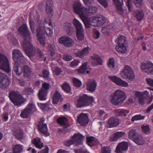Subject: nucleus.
<instances>
[{"instance_id": "nucleus-1", "label": "nucleus", "mask_w": 153, "mask_h": 153, "mask_svg": "<svg viewBox=\"0 0 153 153\" xmlns=\"http://www.w3.org/2000/svg\"><path fill=\"white\" fill-rule=\"evenodd\" d=\"M18 31L24 36V40L21 44L26 54L30 57L34 55L36 52L40 58H42L43 55L40 50L39 49L36 50L30 42L31 37L27 25L25 24L22 25L19 27Z\"/></svg>"}, {"instance_id": "nucleus-2", "label": "nucleus", "mask_w": 153, "mask_h": 153, "mask_svg": "<svg viewBox=\"0 0 153 153\" xmlns=\"http://www.w3.org/2000/svg\"><path fill=\"white\" fill-rule=\"evenodd\" d=\"M39 16L38 15L37 17H35L33 14L30 13L29 16V23L30 28L31 30L32 33H35L34 30V22L33 19L36 22V29L39 28L40 30H42L44 32H45L47 35L49 36H51L53 34L52 25L51 22L49 19V22L47 23L46 20H45V22L46 25L44 26L43 28L42 27V22L39 19Z\"/></svg>"}, {"instance_id": "nucleus-3", "label": "nucleus", "mask_w": 153, "mask_h": 153, "mask_svg": "<svg viewBox=\"0 0 153 153\" xmlns=\"http://www.w3.org/2000/svg\"><path fill=\"white\" fill-rule=\"evenodd\" d=\"M73 9L74 12L79 15L82 20L86 19L89 14H94L97 11V8L94 6H91L87 10V9L82 6L79 1L74 2L73 4Z\"/></svg>"}, {"instance_id": "nucleus-4", "label": "nucleus", "mask_w": 153, "mask_h": 153, "mask_svg": "<svg viewBox=\"0 0 153 153\" xmlns=\"http://www.w3.org/2000/svg\"><path fill=\"white\" fill-rule=\"evenodd\" d=\"M82 20L86 28H89L91 26L95 27L100 26L103 25L105 21V17L101 15L92 16Z\"/></svg>"}, {"instance_id": "nucleus-5", "label": "nucleus", "mask_w": 153, "mask_h": 153, "mask_svg": "<svg viewBox=\"0 0 153 153\" xmlns=\"http://www.w3.org/2000/svg\"><path fill=\"white\" fill-rule=\"evenodd\" d=\"M127 97L125 92L120 89L117 90L110 96L111 102L115 105L122 104Z\"/></svg>"}, {"instance_id": "nucleus-6", "label": "nucleus", "mask_w": 153, "mask_h": 153, "mask_svg": "<svg viewBox=\"0 0 153 153\" xmlns=\"http://www.w3.org/2000/svg\"><path fill=\"white\" fill-rule=\"evenodd\" d=\"M9 97L11 101L16 105H20L24 102L25 100L19 92L12 90L9 93Z\"/></svg>"}, {"instance_id": "nucleus-7", "label": "nucleus", "mask_w": 153, "mask_h": 153, "mask_svg": "<svg viewBox=\"0 0 153 153\" xmlns=\"http://www.w3.org/2000/svg\"><path fill=\"white\" fill-rule=\"evenodd\" d=\"M84 138V137L79 133L75 134L71 139H69L64 142V145L69 146L73 144L78 145L82 144V141Z\"/></svg>"}, {"instance_id": "nucleus-8", "label": "nucleus", "mask_w": 153, "mask_h": 153, "mask_svg": "<svg viewBox=\"0 0 153 153\" xmlns=\"http://www.w3.org/2000/svg\"><path fill=\"white\" fill-rule=\"evenodd\" d=\"M128 133L129 138L137 145H143L145 143V140L142 136L140 134L137 133L134 130H130Z\"/></svg>"}, {"instance_id": "nucleus-9", "label": "nucleus", "mask_w": 153, "mask_h": 153, "mask_svg": "<svg viewBox=\"0 0 153 153\" xmlns=\"http://www.w3.org/2000/svg\"><path fill=\"white\" fill-rule=\"evenodd\" d=\"M76 99V103L77 107H78L84 105H88L94 101L92 97L88 96L86 94H84L79 97H77Z\"/></svg>"}, {"instance_id": "nucleus-10", "label": "nucleus", "mask_w": 153, "mask_h": 153, "mask_svg": "<svg viewBox=\"0 0 153 153\" xmlns=\"http://www.w3.org/2000/svg\"><path fill=\"white\" fill-rule=\"evenodd\" d=\"M121 76L124 79L132 80L135 78V75L131 68L126 65L120 72Z\"/></svg>"}, {"instance_id": "nucleus-11", "label": "nucleus", "mask_w": 153, "mask_h": 153, "mask_svg": "<svg viewBox=\"0 0 153 153\" xmlns=\"http://www.w3.org/2000/svg\"><path fill=\"white\" fill-rule=\"evenodd\" d=\"M0 69L8 73L11 70L8 59L5 55L1 53H0Z\"/></svg>"}, {"instance_id": "nucleus-12", "label": "nucleus", "mask_w": 153, "mask_h": 153, "mask_svg": "<svg viewBox=\"0 0 153 153\" xmlns=\"http://www.w3.org/2000/svg\"><path fill=\"white\" fill-rule=\"evenodd\" d=\"M12 56L14 62H20L23 64L26 61V59L21 52L19 50H13L12 52Z\"/></svg>"}, {"instance_id": "nucleus-13", "label": "nucleus", "mask_w": 153, "mask_h": 153, "mask_svg": "<svg viewBox=\"0 0 153 153\" xmlns=\"http://www.w3.org/2000/svg\"><path fill=\"white\" fill-rule=\"evenodd\" d=\"M142 71L149 74H153V63L149 61H145L140 65Z\"/></svg>"}, {"instance_id": "nucleus-14", "label": "nucleus", "mask_w": 153, "mask_h": 153, "mask_svg": "<svg viewBox=\"0 0 153 153\" xmlns=\"http://www.w3.org/2000/svg\"><path fill=\"white\" fill-rule=\"evenodd\" d=\"M10 83V80L7 75L0 71V88H5L8 87Z\"/></svg>"}, {"instance_id": "nucleus-15", "label": "nucleus", "mask_w": 153, "mask_h": 153, "mask_svg": "<svg viewBox=\"0 0 153 153\" xmlns=\"http://www.w3.org/2000/svg\"><path fill=\"white\" fill-rule=\"evenodd\" d=\"M44 120L43 119L39 123L38 125V128L40 132L43 135L47 137L50 135L48 131V128L46 123H44Z\"/></svg>"}, {"instance_id": "nucleus-16", "label": "nucleus", "mask_w": 153, "mask_h": 153, "mask_svg": "<svg viewBox=\"0 0 153 153\" xmlns=\"http://www.w3.org/2000/svg\"><path fill=\"white\" fill-rule=\"evenodd\" d=\"M109 78L117 85L125 87L128 86V82L116 76H109Z\"/></svg>"}, {"instance_id": "nucleus-17", "label": "nucleus", "mask_w": 153, "mask_h": 153, "mask_svg": "<svg viewBox=\"0 0 153 153\" xmlns=\"http://www.w3.org/2000/svg\"><path fill=\"white\" fill-rule=\"evenodd\" d=\"M59 42L65 46L69 47L72 46L74 43V41L68 36H63L59 38Z\"/></svg>"}, {"instance_id": "nucleus-18", "label": "nucleus", "mask_w": 153, "mask_h": 153, "mask_svg": "<svg viewBox=\"0 0 153 153\" xmlns=\"http://www.w3.org/2000/svg\"><path fill=\"white\" fill-rule=\"evenodd\" d=\"M148 95L149 92L146 91L142 92L136 91L134 94L135 97L138 99L139 102L142 104L144 103V99Z\"/></svg>"}, {"instance_id": "nucleus-19", "label": "nucleus", "mask_w": 153, "mask_h": 153, "mask_svg": "<svg viewBox=\"0 0 153 153\" xmlns=\"http://www.w3.org/2000/svg\"><path fill=\"white\" fill-rule=\"evenodd\" d=\"M87 89L90 92H94L97 86V83L95 80L89 79L86 82Z\"/></svg>"}, {"instance_id": "nucleus-20", "label": "nucleus", "mask_w": 153, "mask_h": 153, "mask_svg": "<svg viewBox=\"0 0 153 153\" xmlns=\"http://www.w3.org/2000/svg\"><path fill=\"white\" fill-rule=\"evenodd\" d=\"M37 36L38 39L39 41L40 44L41 46H44L46 43L45 38L43 35V31L40 30L39 28L36 29Z\"/></svg>"}, {"instance_id": "nucleus-21", "label": "nucleus", "mask_w": 153, "mask_h": 153, "mask_svg": "<svg viewBox=\"0 0 153 153\" xmlns=\"http://www.w3.org/2000/svg\"><path fill=\"white\" fill-rule=\"evenodd\" d=\"M77 122L81 126H85L88 122V114L83 113L80 114L77 117Z\"/></svg>"}, {"instance_id": "nucleus-22", "label": "nucleus", "mask_w": 153, "mask_h": 153, "mask_svg": "<svg viewBox=\"0 0 153 153\" xmlns=\"http://www.w3.org/2000/svg\"><path fill=\"white\" fill-rule=\"evenodd\" d=\"M53 2L51 0H48L46 3V11L47 16L51 17L53 15Z\"/></svg>"}, {"instance_id": "nucleus-23", "label": "nucleus", "mask_w": 153, "mask_h": 153, "mask_svg": "<svg viewBox=\"0 0 153 153\" xmlns=\"http://www.w3.org/2000/svg\"><path fill=\"white\" fill-rule=\"evenodd\" d=\"M128 146L127 143L125 142H122L118 144L115 152L116 153H122L127 150Z\"/></svg>"}, {"instance_id": "nucleus-24", "label": "nucleus", "mask_w": 153, "mask_h": 153, "mask_svg": "<svg viewBox=\"0 0 153 153\" xmlns=\"http://www.w3.org/2000/svg\"><path fill=\"white\" fill-rule=\"evenodd\" d=\"M117 28V27L114 24L108 25L103 27L101 31L102 33L105 35H107L109 33L114 31Z\"/></svg>"}, {"instance_id": "nucleus-25", "label": "nucleus", "mask_w": 153, "mask_h": 153, "mask_svg": "<svg viewBox=\"0 0 153 153\" xmlns=\"http://www.w3.org/2000/svg\"><path fill=\"white\" fill-rule=\"evenodd\" d=\"M13 70L16 74L20 76L22 73L23 67L19 64V62H15L13 64Z\"/></svg>"}, {"instance_id": "nucleus-26", "label": "nucleus", "mask_w": 153, "mask_h": 153, "mask_svg": "<svg viewBox=\"0 0 153 153\" xmlns=\"http://www.w3.org/2000/svg\"><path fill=\"white\" fill-rule=\"evenodd\" d=\"M89 47L88 46H87L80 51L75 52L74 54L77 57L81 58H83L88 54L89 52Z\"/></svg>"}, {"instance_id": "nucleus-27", "label": "nucleus", "mask_w": 153, "mask_h": 153, "mask_svg": "<svg viewBox=\"0 0 153 153\" xmlns=\"http://www.w3.org/2000/svg\"><path fill=\"white\" fill-rule=\"evenodd\" d=\"M86 140L87 144L89 146L98 145L99 143L98 140L93 137L87 136Z\"/></svg>"}, {"instance_id": "nucleus-28", "label": "nucleus", "mask_w": 153, "mask_h": 153, "mask_svg": "<svg viewBox=\"0 0 153 153\" xmlns=\"http://www.w3.org/2000/svg\"><path fill=\"white\" fill-rule=\"evenodd\" d=\"M108 127H113L118 126L119 124V121L118 119L115 117H111L108 122Z\"/></svg>"}, {"instance_id": "nucleus-29", "label": "nucleus", "mask_w": 153, "mask_h": 153, "mask_svg": "<svg viewBox=\"0 0 153 153\" xmlns=\"http://www.w3.org/2000/svg\"><path fill=\"white\" fill-rule=\"evenodd\" d=\"M134 2V3L137 7H139L142 4L143 0H128L127 4V7L129 11H131L132 8L131 2Z\"/></svg>"}, {"instance_id": "nucleus-30", "label": "nucleus", "mask_w": 153, "mask_h": 153, "mask_svg": "<svg viewBox=\"0 0 153 153\" xmlns=\"http://www.w3.org/2000/svg\"><path fill=\"white\" fill-rule=\"evenodd\" d=\"M127 44H117L115 47L116 50L119 52L125 53L127 51Z\"/></svg>"}, {"instance_id": "nucleus-31", "label": "nucleus", "mask_w": 153, "mask_h": 153, "mask_svg": "<svg viewBox=\"0 0 153 153\" xmlns=\"http://www.w3.org/2000/svg\"><path fill=\"white\" fill-rule=\"evenodd\" d=\"M91 62L93 65H101L102 60L100 57L97 55H94L91 56Z\"/></svg>"}, {"instance_id": "nucleus-32", "label": "nucleus", "mask_w": 153, "mask_h": 153, "mask_svg": "<svg viewBox=\"0 0 153 153\" xmlns=\"http://www.w3.org/2000/svg\"><path fill=\"white\" fill-rule=\"evenodd\" d=\"M24 76L25 77L30 76L32 74V69L28 65H24L23 67Z\"/></svg>"}, {"instance_id": "nucleus-33", "label": "nucleus", "mask_w": 153, "mask_h": 153, "mask_svg": "<svg viewBox=\"0 0 153 153\" xmlns=\"http://www.w3.org/2000/svg\"><path fill=\"white\" fill-rule=\"evenodd\" d=\"M62 98L61 94L58 91H56L53 97V102L54 104L57 103L59 102H61Z\"/></svg>"}, {"instance_id": "nucleus-34", "label": "nucleus", "mask_w": 153, "mask_h": 153, "mask_svg": "<svg viewBox=\"0 0 153 153\" xmlns=\"http://www.w3.org/2000/svg\"><path fill=\"white\" fill-rule=\"evenodd\" d=\"M134 15L137 20L139 21L143 19L144 17V14L142 10L135 11L134 13Z\"/></svg>"}, {"instance_id": "nucleus-35", "label": "nucleus", "mask_w": 153, "mask_h": 153, "mask_svg": "<svg viewBox=\"0 0 153 153\" xmlns=\"http://www.w3.org/2000/svg\"><path fill=\"white\" fill-rule=\"evenodd\" d=\"M41 140L39 137L33 138L32 142L35 146L39 149H41L43 147V144L41 142Z\"/></svg>"}, {"instance_id": "nucleus-36", "label": "nucleus", "mask_w": 153, "mask_h": 153, "mask_svg": "<svg viewBox=\"0 0 153 153\" xmlns=\"http://www.w3.org/2000/svg\"><path fill=\"white\" fill-rule=\"evenodd\" d=\"M114 4L115 5L118 13L120 14H123L124 11L122 8V3L119 0H113Z\"/></svg>"}, {"instance_id": "nucleus-37", "label": "nucleus", "mask_w": 153, "mask_h": 153, "mask_svg": "<svg viewBox=\"0 0 153 153\" xmlns=\"http://www.w3.org/2000/svg\"><path fill=\"white\" fill-rule=\"evenodd\" d=\"M76 37L79 41H82L84 40L85 35L83 29L76 30Z\"/></svg>"}, {"instance_id": "nucleus-38", "label": "nucleus", "mask_w": 153, "mask_h": 153, "mask_svg": "<svg viewBox=\"0 0 153 153\" xmlns=\"http://www.w3.org/2000/svg\"><path fill=\"white\" fill-rule=\"evenodd\" d=\"M72 22L76 29V30L83 29L81 23L76 18H74Z\"/></svg>"}, {"instance_id": "nucleus-39", "label": "nucleus", "mask_w": 153, "mask_h": 153, "mask_svg": "<svg viewBox=\"0 0 153 153\" xmlns=\"http://www.w3.org/2000/svg\"><path fill=\"white\" fill-rule=\"evenodd\" d=\"M48 93L46 91H44L42 89H40L39 91L38 96L41 100H45L47 99Z\"/></svg>"}, {"instance_id": "nucleus-40", "label": "nucleus", "mask_w": 153, "mask_h": 153, "mask_svg": "<svg viewBox=\"0 0 153 153\" xmlns=\"http://www.w3.org/2000/svg\"><path fill=\"white\" fill-rule=\"evenodd\" d=\"M12 148L13 153H20L23 150L22 146L20 144L13 145Z\"/></svg>"}, {"instance_id": "nucleus-41", "label": "nucleus", "mask_w": 153, "mask_h": 153, "mask_svg": "<svg viewBox=\"0 0 153 153\" xmlns=\"http://www.w3.org/2000/svg\"><path fill=\"white\" fill-rule=\"evenodd\" d=\"M64 28L67 31L68 35H71L72 34L73 31V27H72L71 23H66L64 27Z\"/></svg>"}, {"instance_id": "nucleus-42", "label": "nucleus", "mask_w": 153, "mask_h": 153, "mask_svg": "<svg viewBox=\"0 0 153 153\" xmlns=\"http://www.w3.org/2000/svg\"><path fill=\"white\" fill-rule=\"evenodd\" d=\"M26 108L31 113H33L36 110L35 105L33 102L30 103Z\"/></svg>"}, {"instance_id": "nucleus-43", "label": "nucleus", "mask_w": 153, "mask_h": 153, "mask_svg": "<svg viewBox=\"0 0 153 153\" xmlns=\"http://www.w3.org/2000/svg\"><path fill=\"white\" fill-rule=\"evenodd\" d=\"M15 137L18 139H21L23 137V132L22 129L16 130L14 132Z\"/></svg>"}, {"instance_id": "nucleus-44", "label": "nucleus", "mask_w": 153, "mask_h": 153, "mask_svg": "<svg viewBox=\"0 0 153 153\" xmlns=\"http://www.w3.org/2000/svg\"><path fill=\"white\" fill-rule=\"evenodd\" d=\"M7 38L10 42L15 45H16L18 44V41L17 40L12 36L11 33H9L7 36Z\"/></svg>"}, {"instance_id": "nucleus-45", "label": "nucleus", "mask_w": 153, "mask_h": 153, "mask_svg": "<svg viewBox=\"0 0 153 153\" xmlns=\"http://www.w3.org/2000/svg\"><path fill=\"white\" fill-rule=\"evenodd\" d=\"M117 44H127L126 37L122 35H119L117 37Z\"/></svg>"}, {"instance_id": "nucleus-46", "label": "nucleus", "mask_w": 153, "mask_h": 153, "mask_svg": "<svg viewBox=\"0 0 153 153\" xmlns=\"http://www.w3.org/2000/svg\"><path fill=\"white\" fill-rule=\"evenodd\" d=\"M88 68V62H86L83 64L78 70L79 73H83L87 70Z\"/></svg>"}, {"instance_id": "nucleus-47", "label": "nucleus", "mask_w": 153, "mask_h": 153, "mask_svg": "<svg viewBox=\"0 0 153 153\" xmlns=\"http://www.w3.org/2000/svg\"><path fill=\"white\" fill-rule=\"evenodd\" d=\"M145 117V116L142 115L140 114L136 115L133 116L131 118V120L132 121L134 122L135 121L143 120L144 119Z\"/></svg>"}, {"instance_id": "nucleus-48", "label": "nucleus", "mask_w": 153, "mask_h": 153, "mask_svg": "<svg viewBox=\"0 0 153 153\" xmlns=\"http://www.w3.org/2000/svg\"><path fill=\"white\" fill-rule=\"evenodd\" d=\"M115 111L117 115H121L124 116H126V114L129 112V111L128 110L121 109H116Z\"/></svg>"}, {"instance_id": "nucleus-49", "label": "nucleus", "mask_w": 153, "mask_h": 153, "mask_svg": "<svg viewBox=\"0 0 153 153\" xmlns=\"http://www.w3.org/2000/svg\"><path fill=\"white\" fill-rule=\"evenodd\" d=\"M31 113L28 110L27 108H26L23 111H22L20 116L22 118H26Z\"/></svg>"}, {"instance_id": "nucleus-50", "label": "nucleus", "mask_w": 153, "mask_h": 153, "mask_svg": "<svg viewBox=\"0 0 153 153\" xmlns=\"http://www.w3.org/2000/svg\"><path fill=\"white\" fill-rule=\"evenodd\" d=\"M57 121L59 124L61 125H65L67 121V120L66 117H62L59 118Z\"/></svg>"}, {"instance_id": "nucleus-51", "label": "nucleus", "mask_w": 153, "mask_h": 153, "mask_svg": "<svg viewBox=\"0 0 153 153\" xmlns=\"http://www.w3.org/2000/svg\"><path fill=\"white\" fill-rule=\"evenodd\" d=\"M72 80L74 84L76 86L79 87L81 86L82 82L79 79L76 78H73Z\"/></svg>"}, {"instance_id": "nucleus-52", "label": "nucleus", "mask_w": 153, "mask_h": 153, "mask_svg": "<svg viewBox=\"0 0 153 153\" xmlns=\"http://www.w3.org/2000/svg\"><path fill=\"white\" fill-rule=\"evenodd\" d=\"M100 119L102 120L105 119L107 117V114L103 111L100 110L99 113Z\"/></svg>"}, {"instance_id": "nucleus-53", "label": "nucleus", "mask_w": 153, "mask_h": 153, "mask_svg": "<svg viewBox=\"0 0 153 153\" xmlns=\"http://www.w3.org/2000/svg\"><path fill=\"white\" fill-rule=\"evenodd\" d=\"M62 87L63 90L67 93H69L71 91L70 87L67 83L64 84Z\"/></svg>"}, {"instance_id": "nucleus-54", "label": "nucleus", "mask_w": 153, "mask_h": 153, "mask_svg": "<svg viewBox=\"0 0 153 153\" xmlns=\"http://www.w3.org/2000/svg\"><path fill=\"white\" fill-rule=\"evenodd\" d=\"M141 129L143 132L146 134H148L150 130L149 126L148 125L143 126L141 127Z\"/></svg>"}, {"instance_id": "nucleus-55", "label": "nucleus", "mask_w": 153, "mask_h": 153, "mask_svg": "<svg viewBox=\"0 0 153 153\" xmlns=\"http://www.w3.org/2000/svg\"><path fill=\"white\" fill-rule=\"evenodd\" d=\"M50 85L48 83L46 82L43 83L42 85V88L41 89H42L44 91H46L48 92V91Z\"/></svg>"}, {"instance_id": "nucleus-56", "label": "nucleus", "mask_w": 153, "mask_h": 153, "mask_svg": "<svg viewBox=\"0 0 153 153\" xmlns=\"http://www.w3.org/2000/svg\"><path fill=\"white\" fill-rule=\"evenodd\" d=\"M79 62L80 61L79 60L74 59L71 62L70 65L72 67L75 68L78 65Z\"/></svg>"}, {"instance_id": "nucleus-57", "label": "nucleus", "mask_w": 153, "mask_h": 153, "mask_svg": "<svg viewBox=\"0 0 153 153\" xmlns=\"http://www.w3.org/2000/svg\"><path fill=\"white\" fill-rule=\"evenodd\" d=\"M108 64V67L111 69L113 68L114 67V61L113 58L109 59Z\"/></svg>"}, {"instance_id": "nucleus-58", "label": "nucleus", "mask_w": 153, "mask_h": 153, "mask_svg": "<svg viewBox=\"0 0 153 153\" xmlns=\"http://www.w3.org/2000/svg\"><path fill=\"white\" fill-rule=\"evenodd\" d=\"M115 133L118 140L120 138L124 137L126 134L124 132L122 131L116 132Z\"/></svg>"}, {"instance_id": "nucleus-59", "label": "nucleus", "mask_w": 153, "mask_h": 153, "mask_svg": "<svg viewBox=\"0 0 153 153\" xmlns=\"http://www.w3.org/2000/svg\"><path fill=\"white\" fill-rule=\"evenodd\" d=\"M105 8H107L108 7V4L107 1L109 0H97Z\"/></svg>"}, {"instance_id": "nucleus-60", "label": "nucleus", "mask_w": 153, "mask_h": 153, "mask_svg": "<svg viewBox=\"0 0 153 153\" xmlns=\"http://www.w3.org/2000/svg\"><path fill=\"white\" fill-rule=\"evenodd\" d=\"M111 151V149L109 147H104L102 148V152L101 153H110Z\"/></svg>"}, {"instance_id": "nucleus-61", "label": "nucleus", "mask_w": 153, "mask_h": 153, "mask_svg": "<svg viewBox=\"0 0 153 153\" xmlns=\"http://www.w3.org/2000/svg\"><path fill=\"white\" fill-rule=\"evenodd\" d=\"M63 59L66 61H69L72 59V56L70 55L65 54L63 56Z\"/></svg>"}, {"instance_id": "nucleus-62", "label": "nucleus", "mask_w": 153, "mask_h": 153, "mask_svg": "<svg viewBox=\"0 0 153 153\" xmlns=\"http://www.w3.org/2000/svg\"><path fill=\"white\" fill-rule=\"evenodd\" d=\"M53 71L54 73L57 75H59L62 72L61 69L57 67H56L54 70V69H53Z\"/></svg>"}, {"instance_id": "nucleus-63", "label": "nucleus", "mask_w": 153, "mask_h": 153, "mask_svg": "<svg viewBox=\"0 0 153 153\" xmlns=\"http://www.w3.org/2000/svg\"><path fill=\"white\" fill-rule=\"evenodd\" d=\"M42 75H40L41 76H42L44 78H47L49 75V72L45 70H43L42 71Z\"/></svg>"}, {"instance_id": "nucleus-64", "label": "nucleus", "mask_w": 153, "mask_h": 153, "mask_svg": "<svg viewBox=\"0 0 153 153\" xmlns=\"http://www.w3.org/2000/svg\"><path fill=\"white\" fill-rule=\"evenodd\" d=\"M146 80L148 84L153 87V79L151 78H147L146 79Z\"/></svg>"}]
</instances>
